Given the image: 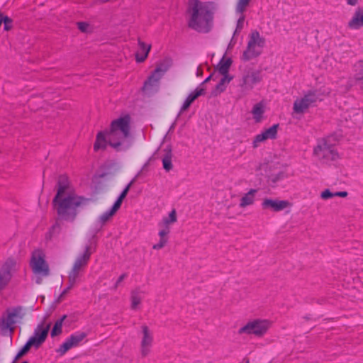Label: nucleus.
Returning a JSON list of instances; mask_svg holds the SVG:
<instances>
[{"label":"nucleus","mask_w":363,"mask_h":363,"mask_svg":"<svg viewBox=\"0 0 363 363\" xmlns=\"http://www.w3.org/2000/svg\"><path fill=\"white\" fill-rule=\"evenodd\" d=\"M3 23H4V28L5 30L8 31L11 29L12 20L10 18H9L8 16H4Z\"/></svg>","instance_id":"39"},{"label":"nucleus","mask_w":363,"mask_h":363,"mask_svg":"<svg viewBox=\"0 0 363 363\" xmlns=\"http://www.w3.org/2000/svg\"><path fill=\"white\" fill-rule=\"evenodd\" d=\"M16 262L13 259H6L0 268V291L9 283L13 273L17 269Z\"/></svg>","instance_id":"13"},{"label":"nucleus","mask_w":363,"mask_h":363,"mask_svg":"<svg viewBox=\"0 0 363 363\" xmlns=\"http://www.w3.org/2000/svg\"><path fill=\"white\" fill-rule=\"evenodd\" d=\"M124 274L121 275L120 277L118 278V282L121 281L124 279Z\"/></svg>","instance_id":"44"},{"label":"nucleus","mask_w":363,"mask_h":363,"mask_svg":"<svg viewBox=\"0 0 363 363\" xmlns=\"http://www.w3.org/2000/svg\"><path fill=\"white\" fill-rule=\"evenodd\" d=\"M172 157L171 152H167L162 157V166L166 172H169L173 167Z\"/></svg>","instance_id":"32"},{"label":"nucleus","mask_w":363,"mask_h":363,"mask_svg":"<svg viewBox=\"0 0 363 363\" xmlns=\"http://www.w3.org/2000/svg\"><path fill=\"white\" fill-rule=\"evenodd\" d=\"M86 337V333L84 332H77L71 335L60 345L57 352L61 355L65 354L70 349L77 347Z\"/></svg>","instance_id":"15"},{"label":"nucleus","mask_w":363,"mask_h":363,"mask_svg":"<svg viewBox=\"0 0 363 363\" xmlns=\"http://www.w3.org/2000/svg\"><path fill=\"white\" fill-rule=\"evenodd\" d=\"M206 93L205 87L198 86L194 91L189 94L186 99L184 100L182 106H181L179 113H182L186 111L191 104L199 96L204 95Z\"/></svg>","instance_id":"19"},{"label":"nucleus","mask_w":363,"mask_h":363,"mask_svg":"<svg viewBox=\"0 0 363 363\" xmlns=\"http://www.w3.org/2000/svg\"><path fill=\"white\" fill-rule=\"evenodd\" d=\"M230 65H231V60L230 59L223 60L220 62V63L218 65V68H217L218 71L223 76L229 75L228 70H229Z\"/></svg>","instance_id":"31"},{"label":"nucleus","mask_w":363,"mask_h":363,"mask_svg":"<svg viewBox=\"0 0 363 363\" xmlns=\"http://www.w3.org/2000/svg\"><path fill=\"white\" fill-rule=\"evenodd\" d=\"M257 193V190L255 189H250L247 193H245L240 199V208H245L252 206L256 201Z\"/></svg>","instance_id":"22"},{"label":"nucleus","mask_w":363,"mask_h":363,"mask_svg":"<svg viewBox=\"0 0 363 363\" xmlns=\"http://www.w3.org/2000/svg\"><path fill=\"white\" fill-rule=\"evenodd\" d=\"M265 111L266 106L262 101L257 103L253 106L251 113L255 123H259L264 120Z\"/></svg>","instance_id":"24"},{"label":"nucleus","mask_w":363,"mask_h":363,"mask_svg":"<svg viewBox=\"0 0 363 363\" xmlns=\"http://www.w3.org/2000/svg\"><path fill=\"white\" fill-rule=\"evenodd\" d=\"M50 324L45 322L38 325L33 335L28 339L33 347H39L45 340L50 330Z\"/></svg>","instance_id":"14"},{"label":"nucleus","mask_w":363,"mask_h":363,"mask_svg":"<svg viewBox=\"0 0 363 363\" xmlns=\"http://www.w3.org/2000/svg\"><path fill=\"white\" fill-rule=\"evenodd\" d=\"M177 221V212L175 209H172L167 216H164L157 223L159 240L152 245L153 250H160L167 245L172 225Z\"/></svg>","instance_id":"5"},{"label":"nucleus","mask_w":363,"mask_h":363,"mask_svg":"<svg viewBox=\"0 0 363 363\" xmlns=\"http://www.w3.org/2000/svg\"><path fill=\"white\" fill-rule=\"evenodd\" d=\"M211 78V75H210L209 77H208L201 84H200L199 86H201L203 87H204V84L208 82Z\"/></svg>","instance_id":"42"},{"label":"nucleus","mask_w":363,"mask_h":363,"mask_svg":"<svg viewBox=\"0 0 363 363\" xmlns=\"http://www.w3.org/2000/svg\"><path fill=\"white\" fill-rule=\"evenodd\" d=\"M151 50V45L145 42L138 40V50L135 53V60L137 62H144L148 56Z\"/></svg>","instance_id":"23"},{"label":"nucleus","mask_w":363,"mask_h":363,"mask_svg":"<svg viewBox=\"0 0 363 363\" xmlns=\"http://www.w3.org/2000/svg\"><path fill=\"white\" fill-rule=\"evenodd\" d=\"M87 199L77 194L67 175L59 177L57 194L53 199L52 204L60 218L73 220L77 214L79 207L85 205Z\"/></svg>","instance_id":"2"},{"label":"nucleus","mask_w":363,"mask_h":363,"mask_svg":"<svg viewBox=\"0 0 363 363\" xmlns=\"http://www.w3.org/2000/svg\"><path fill=\"white\" fill-rule=\"evenodd\" d=\"M202 74V70H201V68L200 67H199L197 68V71H196V75L199 77V76H201Z\"/></svg>","instance_id":"43"},{"label":"nucleus","mask_w":363,"mask_h":363,"mask_svg":"<svg viewBox=\"0 0 363 363\" xmlns=\"http://www.w3.org/2000/svg\"><path fill=\"white\" fill-rule=\"evenodd\" d=\"M347 27L351 30H359L363 28V7H357L347 22Z\"/></svg>","instance_id":"20"},{"label":"nucleus","mask_w":363,"mask_h":363,"mask_svg":"<svg viewBox=\"0 0 363 363\" xmlns=\"http://www.w3.org/2000/svg\"><path fill=\"white\" fill-rule=\"evenodd\" d=\"M347 191H337V192H335V196H338V197H342V198H345L347 196Z\"/></svg>","instance_id":"40"},{"label":"nucleus","mask_w":363,"mask_h":363,"mask_svg":"<svg viewBox=\"0 0 363 363\" xmlns=\"http://www.w3.org/2000/svg\"><path fill=\"white\" fill-rule=\"evenodd\" d=\"M354 79L360 89H363V62L355 64Z\"/></svg>","instance_id":"26"},{"label":"nucleus","mask_w":363,"mask_h":363,"mask_svg":"<svg viewBox=\"0 0 363 363\" xmlns=\"http://www.w3.org/2000/svg\"><path fill=\"white\" fill-rule=\"evenodd\" d=\"M77 28L83 33H90L93 31V26L87 22H78Z\"/></svg>","instance_id":"35"},{"label":"nucleus","mask_w":363,"mask_h":363,"mask_svg":"<svg viewBox=\"0 0 363 363\" xmlns=\"http://www.w3.org/2000/svg\"><path fill=\"white\" fill-rule=\"evenodd\" d=\"M31 347H33V345L30 342L27 341V342L24 345V346L19 350V352L16 354V359L24 355L30 350Z\"/></svg>","instance_id":"37"},{"label":"nucleus","mask_w":363,"mask_h":363,"mask_svg":"<svg viewBox=\"0 0 363 363\" xmlns=\"http://www.w3.org/2000/svg\"><path fill=\"white\" fill-rule=\"evenodd\" d=\"M335 193L331 192L329 189H325L320 194V198L323 200H328L333 197H335Z\"/></svg>","instance_id":"38"},{"label":"nucleus","mask_w":363,"mask_h":363,"mask_svg":"<svg viewBox=\"0 0 363 363\" xmlns=\"http://www.w3.org/2000/svg\"><path fill=\"white\" fill-rule=\"evenodd\" d=\"M92 254L91 244H86L82 252L76 258L73 267L69 274V287H72L77 281L81 272L87 265Z\"/></svg>","instance_id":"7"},{"label":"nucleus","mask_w":363,"mask_h":363,"mask_svg":"<svg viewBox=\"0 0 363 363\" xmlns=\"http://www.w3.org/2000/svg\"><path fill=\"white\" fill-rule=\"evenodd\" d=\"M291 206V203L286 200L265 199L262 203L263 209H271L277 212L290 208Z\"/></svg>","instance_id":"18"},{"label":"nucleus","mask_w":363,"mask_h":363,"mask_svg":"<svg viewBox=\"0 0 363 363\" xmlns=\"http://www.w3.org/2000/svg\"><path fill=\"white\" fill-rule=\"evenodd\" d=\"M272 326V322L267 319H253L248 321L238 330L240 335H253L256 337H263Z\"/></svg>","instance_id":"9"},{"label":"nucleus","mask_w":363,"mask_h":363,"mask_svg":"<svg viewBox=\"0 0 363 363\" xmlns=\"http://www.w3.org/2000/svg\"><path fill=\"white\" fill-rule=\"evenodd\" d=\"M108 145L118 152L126 151L132 146L131 118L128 114L113 120L108 131L101 130L96 134L94 151L105 150Z\"/></svg>","instance_id":"1"},{"label":"nucleus","mask_w":363,"mask_h":363,"mask_svg":"<svg viewBox=\"0 0 363 363\" xmlns=\"http://www.w3.org/2000/svg\"><path fill=\"white\" fill-rule=\"evenodd\" d=\"M347 4L354 6L358 4V0H345Z\"/></svg>","instance_id":"41"},{"label":"nucleus","mask_w":363,"mask_h":363,"mask_svg":"<svg viewBox=\"0 0 363 363\" xmlns=\"http://www.w3.org/2000/svg\"><path fill=\"white\" fill-rule=\"evenodd\" d=\"M342 138V135L341 133L336 132L333 133L325 138H321L326 143L333 145V146L336 147V145L340 143V141Z\"/></svg>","instance_id":"29"},{"label":"nucleus","mask_w":363,"mask_h":363,"mask_svg":"<svg viewBox=\"0 0 363 363\" xmlns=\"http://www.w3.org/2000/svg\"><path fill=\"white\" fill-rule=\"evenodd\" d=\"M318 100L322 99L319 97L317 91H308L294 101L293 111L296 114H303Z\"/></svg>","instance_id":"10"},{"label":"nucleus","mask_w":363,"mask_h":363,"mask_svg":"<svg viewBox=\"0 0 363 363\" xmlns=\"http://www.w3.org/2000/svg\"><path fill=\"white\" fill-rule=\"evenodd\" d=\"M169 65H160L156 67L152 74L148 77V79L145 81L143 89H146L149 86H152L153 84L157 83L159 80L161 79L162 74L168 69Z\"/></svg>","instance_id":"21"},{"label":"nucleus","mask_w":363,"mask_h":363,"mask_svg":"<svg viewBox=\"0 0 363 363\" xmlns=\"http://www.w3.org/2000/svg\"><path fill=\"white\" fill-rule=\"evenodd\" d=\"M30 267L35 277V281L38 284H41L43 277L50 274V268L45 259V254L42 250L37 249L32 252Z\"/></svg>","instance_id":"6"},{"label":"nucleus","mask_w":363,"mask_h":363,"mask_svg":"<svg viewBox=\"0 0 363 363\" xmlns=\"http://www.w3.org/2000/svg\"><path fill=\"white\" fill-rule=\"evenodd\" d=\"M262 81L259 70L253 68L246 69L239 81V86L243 92L251 91L254 86Z\"/></svg>","instance_id":"11"},{"label":"nucleus","mask_w":363,"mask_h":363,"mask_svg":"<svg viewBox=\"0 0 363 363\" xmlns=\"http://www.w3.org/2000/svg\"><path fill=\"white\" fill-rule=\"evenodd\" d=\"M278 128L279 124H274L256 135L252 140V147L257 148L266 140L275 139L277 136Z\"/></svg>","instance_id":"16"},{"label":"nucleus","mask_w":363,"mask_h":363,"mask_svg":"<svg viewBox=\"0 0 363 363\" xmlns=\"http://www.w3.org/2000/svg\"><path fill=\"white\" fill-rule=\"evenodd\" d=\"M143 299V294L141 291H133L131 293L130 301H131V308L137 310L141 303Z\"/></svg>","instance_id":"27"},{"label":"nucleus","mask_w":363,"mask_h":363,"mask_svg":"<svg viewBox=\"0 0 363 363\" xmlns=\"http://www.w3.org/2000/svg\"><path fill=\"white\" fill-rule=\"evenodd\" d=\"M65 318H66V315H63L62 318L58 319L55 323V325H54V326L51 330V333H50L52 337L57 336L62 333L63 322Z\"/></svg>","instance_id":"30"},{"label":"nucleus","mask_w":363,"mask_h":363,"mask_svg":"<svg viewBox=\"0 0 363 363\" xmlns=\"http://www.w3.org/2000/svg\"><path fill=\"white\" fill-rule=\"evenodd\" d=\"M97 1L101 3H106V2L109 1V0H97Z\"/></svg>","instance_id":"45"},{"label":"nucleus","mask_w":363,"mask_h":363,"mask_svg":"<svg viewBox=\"0 0 363 363\" xmlns=\"http://www.w3.org/2000/svg\"><path fill=\"white\" fill-rule=\"evenodd\" d=\"M245 363H250V362H249V360H246V361H245Z\"/></svg>","instance_id":"46"},{"label":"nucleus","mask_w":363,"mask_h":363,"mask_svg":"<svg viewBox=\"0 0 363 363\" xmlns=\"http://www.w3.org/2000/svg\"><path fill=\"white\" fill-rule=\"evenodd\" d=\"M21 309L13 308L7 311L0 320V329L4 331L12 330L16 318L20 316Z\"/></svg>","instance_id":"17"},{"label":"nucleus","mask_w":363,"mask_h":363,"mask_svg":"<svg viewBox=\"0 0 363 363\" xmlns=\"http://www.w3.org/2000/svg\"><path fill=\"white\" fill-rule=\"evenodd\" d=\"M189 27L200 33L208 32L213 26V12L210 4L191 0L187 10Z\"/></svg>","instance_id":"3"},{"label":"nucleus","mask_w":363,"mask_h":363,"mask_svg":"<svg viewBox=\"0 0 363 363\" xmlns=\"http://www.w3.org/2000/svg\"><path fill=\"white\" fill-rule=\"evenodd\" d=\"M140 340V355L146 357L151 353L154 342L153 332L147 325L141 327Z\"/></svg>","instance_id":"12"},{"label":"nucleus","mask_w":363,"mask_h":363,"mask_svg":"<svg viewBox=\"0 0 363 363\" xmlns=\"http://www.w3.org/2000/svg\"><path fill=\"white\" fill-rule=\"evenodd\" d=\"M313 155L323 162L337 161L341 156L337 149L322 139H320L313 148Z\"/></svg>","instance_id":"8"},{"label":"nucleus","mask_w":363,"mask_h":363,"mask_svg":"<svg viewBox=\"0 0 363 363\" xmlns=\"http://www.w3.org/2000/svg\"><path fill=\"white\" fill-rule=\"evenodd\" d=\"M265 46V39L257 30H252L248 35L247 44L245 50L240 56L242 62H248L259 57Z\"/></svg>","instance_id":"4"},{"label":"nucleus","mask_w":363,"mask_h":363,"mask_svg":"<svg viewBox=\"0 0 363 363\" xmlns=\"http://www.w3.org/2000/svg\"><path fill=\"white\" fill-rule=\"evenodd\" d=\"M118 210H119V208L113 204L110 209L104 212L102 214H101L98 217V218L96 220L97 224L101 226L105 225L107 222H108L113 217V216L116 213V212Z\"/></svg>","instance_id":"25"},{"label":"nucleus","mask_w":363,"mask_h":363,"mask_svg":"<svg viewBox=\"0 0 363 363\" xmlns=\"http://www.w3.org/2000/svg\"><path fill=\"white\" fill-rule=\"evenodd\" d=\"M232 77H230L229 75L223 76L219 83L216 86L214 94L217 95L223 92L225 90L226 85L232 80Z\"/></svg>","instance_id":"28"},{"label":"nucleus","mask_w":363,"mask_h":363,"mask_svg":"<svg viewBox=\"0 0 363 363\" xmlns=\"http://www.w3.org/2000/svg\"><path fill=\"white\" fill-rule=\"evenodd\" d=\"M21 363H28V362L25 361V362H21Z\"/></svg>","instance_id":"47"},{"label":"nucleus","mask_w":363,"mask_h":363,"mask_svg":"<svg viewBox=\"0 0 363 363\" xmlns=\"http://www.w3.org/2000/svg\"><path fill=\"white\" fill-rule=\"evenodd\" d=\"M130 185H131V183H130L129 184L127 185V186L123 189V191L121 193L120 196H118V198L117 199V200L115 201V203H113L114 205H116L117 207H118L119 208H121V204H122V202H123V200L125 198V196H127V194L130 189Z\"/></svg>","instance_id":"34"},{"label":"nucleus","mask_w":363,"mask_h":363,"mask_svg":"<svg viewBox=\"0 0 363 363\" xmlns=\"http://www.w3.org/2000/svg\"><path fill=\"white\" fill-rule=\"evenodd\" d=\"M236 15L238 16V19L237 21L236 28L234 34H235L236 33H240L242 30V29L244 28L245 19V16L244 14L236 13Z\"/></svg>","instance_id":"36"},{"label":"nucleus","mask_w":363,"mask_h":363,"mask_svg":"<svg viewBox=\"0 0 363 363\" xmlns=\"http://www.w3.org/2000/svg\"><path fill=\"white\" fill-rule=\"evenodd\" d=\"M250 1L251 0H238L235 7V13L244 14V12L248 6Z\"/></svg>","instance_id":"33"}]
</instances>
